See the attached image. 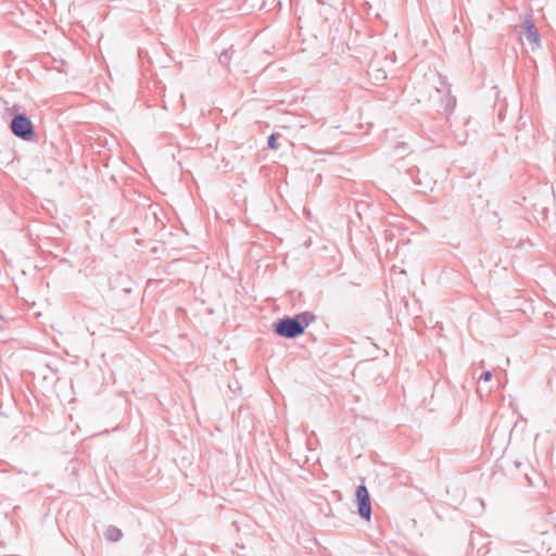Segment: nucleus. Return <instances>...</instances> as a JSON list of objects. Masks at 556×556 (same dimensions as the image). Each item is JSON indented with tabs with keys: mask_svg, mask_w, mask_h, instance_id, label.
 Masks as SVG:
<instances>
[{
	"mask_svg": "<svg viewBox=\"0 0 556 556\" xmlns=\"http://www.w3.org/2000/svg\"><path fill=\"white\" fill-rule=\"evenodd\" d=\"M356 498H357L358 515L364 520L369 521L371 518V503H370L369 492L364 484H361L357 486Z\"/></svg>",
	"mask_w": 556,
	"mask_h": 556,
	"instance_id": "obj_4",
	"label": "nucleus"
},
{
	"mask_svg": "<svg viewBox=\"0 0 556 556\" xmlns=\"http://www.w3.org/2000/svg\"><path fill=\"white\" fill-rule=\"evenodd\" d=\"M267 144H268V148L271 149V150H277L278 149L277 137H276L275 134H271L268 137Z\"/></svg>",
	"mask_w": 556,
	"mask_h": 556,
	"instance_id": "obj_7",
	"label": "nucleus"
},
{
	"mask_svg": "<svg viewBox=\"0 0 556 556\" xmlns=\"http://www.w3.org/2000/svg\"><path fill=\"white\" fill-rule=\"evenodd\" d=\"M235 50L232 47L228 48V49H225L222 51V53L219 54L218 56V61L219 63L223 65V66H227L229 65L230 63V60L232 58V54H233Z\"/></svg>",
	"mask_w": 556,
	"mask_h": 556,
	"instance_id": "obj_5",
	"label": "nucleus"
},
{
	"mask_svg": "<svg viewBox=\"0 0 556 556\" xmlns=\"http://www.w3.org/2000/svg\"><path fill=\"white\" fill-rule=\"evenodd\" d=\"M2 321V317L0 316V323Z\"/></svg>",
	"mask_w": 556,
	"mask_h": 556,
	"instance_id": "obj_10",
	"label": "nucleus"
},
{
	"mask_svg": "<svg viewBox=\"0 0 556 556\" xmlns=\"http://www.w3.org/2000/svg\"><path fill=\"white\" fill-rule=\"evenodd\" d=\"M525 477H526V479L528 480L529 484H530V485H532L533 483H532V481H531L530 477H529L527 473L525 475Z\"/></svg>",
	"mask_w": 556,
	"mask_h": 556,
	"instance_id": "obj_9",
	"label": "nucleus"
},
{
	"mask_svg": "<svg viewBox=\"0 0 556 556\" xmlns=\"http://www.w3.org/2000/svg\"><path fill=\"white\" fill-rule=\"evenodd\" d=\"M105 536L111 542H117L123 538V532L121 529H118L116 527H110L106 530Z\"/></svg>",
	"mask_w": 556,
	"mask_h": 556,
	"instance_id": "obj_6",
	"label": "nucleus"
},
{
	"mask_svg": "<svg viewBox=\"0 0 556 556\" xmlns=\"http://www.w3.org/2000/svg\"><path fill=\"white\" fill-rule=\"evenodd\" d=\"M520 35L531 45L532 50L540 47L541 36L530 15H527L520 25Z\"/></svg>",
	"mask_w": 556,
	"mask_h": 556,
	"instance_id": "obj_3",
	"label": "nucleus"
},
{
	"mask_svg": "<svg viewBox=\"0 0 556 556\" xmlns=\"http://www.w3.org/2000/svg\"><path fill=\"white\" fill-rule=\"evenodd\" d=\"M317 317L312 312H302L294 316L279 318L274 325V332L285 339H294L304 333L305 328Z\"/></svg>",
	"mask_w": 556,
	"mask_h": 556,
	"instance_id": "obj_1",
	"label": "nucleus"
},
{
	"mask_svg": "<svg viewBox=\"0 0 556 556\" xmlns=\"http://www.w3.org/2000/svg\"><path fill=\"white\" fill-rule=\"evenodd\" d=\"M10 129L15 137L22 140L34 141L36 138L34 125L25 114H15L11 119Z\"/></svg>",
	"mask_w": 556,
	"mask_h": 556,
	"instance_id": "obj_2",
	"label": "nucleus"
},
{
	"mask_svg": "<svg viewBox=\"0 0 556 556\" xmlns=\"http://www.w3.org/2000/svg\"><path fill=\"white\" fill-rule=\"evenodd\" d=\"M492 378V372L486 370L484 372L481 374V376L479 377V380H482V381H490Z\"/></svg>",
	"mask_w": 556,
	"mask_h": 556,
	"instance_id": "obj_8",
	"label": "nucleus"
}]
</instances>
